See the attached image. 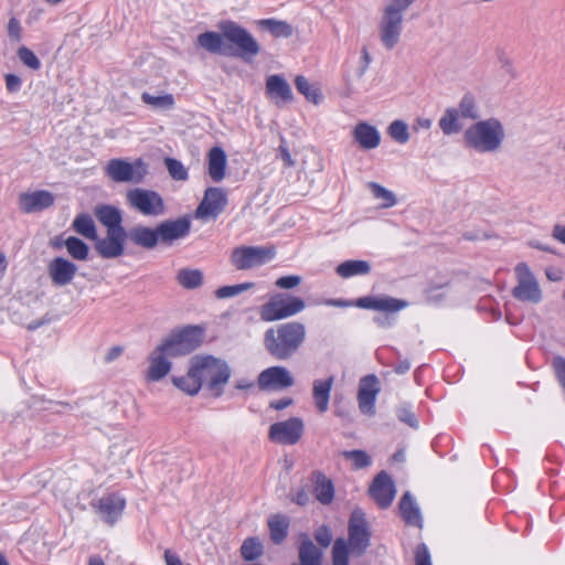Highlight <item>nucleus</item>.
Wrapping results in <instances>:
<instances>
[{
	"mask_svg": "<svg viewBox=\"0 0 565 565\" xmlns=\"http://www.w3.org/2000/svg\"><path fill=\"white\" fill-rule=\"evenodd\" d=\"M218 28L221 33L207 31L199 34L196 44L211 54L235 56L247 62L259 54L258 42L236 22L224 21Z\"/></svg>",
	"mask_w": 565,
	"mask_h": 565,
	"instance_id": "1",
	"label": "nucleus"
},
{
	"mask_svg": "<svg viewBox=\"0 0 565 565\" xmlns=\"http://www.w3.org/2000/svg\"><path fill=\"white\" fill-rule=\"evenodd\" d=\"M306 327L298 321L277 324L264 333V347L276 360L291 359L306 340Z\"/></svg>",
	"mask_w": 565,
	"mask_h": 565,
	"instance_id": "2",
	"label": "nucleus"
},
{
	"mask_svg": "<svg viewBox=\"0 0 565 565\" xmlns=\"http://www.w3.org/2000/svg\"><path fill=\"white\" fill-rule=\"evenodd\" d=\"M505 139L503 124L494 117L478 120L463 132L467 148L478 153H495L502 148Z\"/></svg>",
	"mask_w": 565,
	"mask_h": 565,
	"instance_id": "3",
	"label": "nucleus"
},
{
	"mask_svg": "<svg viewBox=\"0 0 565 565\" xmlns=\"http://www.w3.org/2000/svg\"><path fill=\"white\" fill-rule=\"evenodd\" d=\"M193 371L202 385L216 397L223 393V386L228 382L231 370L226 362L211 355H195L191 359Z\"/></svg>",
	"mask_w": 565,
	"mask_h": 565,
	"instance_id": "4",
	"label": "nucleus"
},
{
	"mask_svg": "<svg viewBox=\"0 0 565 565\" xmlns=\"http://www.w3.org/2000/svg\"><path fill=\"white\" fill-rule=\"evenodd\" d=\"M203 332L199 327H186L171 333L158 345L170 359L186 355L202 342Z\"/></svg>",
	"mask_w": 565,
	"mask_h": 565,
	"instance_id": "5",
	"label": "nucleus"
},
{
	"mask_svg": "<svg viewBox=\"0 0 565 565\" xmlns=\"http://www.w3.org/2000/svg\"><path fill=\"white\" fill-rule=\"evenodd\" d=\"M404 12L383 6L377 23L379 39L382 46L392 51L401 41L404 21Z\"/></svg>",
	"mask_w": 565,
	"mask_h": 565,
	"instance_id": "6",
	"label": "nucleus"
},
{
	"mask_svg": "<svg viewBox=\"0 0 565 565\" xmlns=\"http://www.w3.org/2000/svg\"><path fill=\"white\" fill-rule=\"evenodd\" d=\"M147 172V164L141 159L134 162L126 159H110L105 166L106 175L117 183H140Z\"/></svg>",
	"mask_w": 565,
	"mask_h": 565,
	"instance_id": "7",
	"label": "nucleus"
},
{
	"mask_svg": "<svg viewBox=\"0 0 565 565\" xmlns=\"http://www.w3.org/2000/svg\"><path fill=\"white\" fill-rule=\"evenodd\" d=\"M274 246H239L232 250L231 263L238 270H247L265 265L274 259Z\"/></svg>",
	"mask_w": 565,
	"mask_h": 565,
	"instance_id": "8",
	"label": "nucleus"
},
{
	"mask_svg": "<svg viewBox=\"0 0 565 565\" xmlns=\"http://www.w3.org/2000/svg\"><path fill=\"white\" fill-rule=\"evenodd\" d=\"M306 305L301 298L276 295L260 308L263 321H277L292 317L305 309Z\"/></svg>",
	"mask_w": 565,
	"mask_h": 565,
	"instance_id": "9",
	"label": "nucleus"
},
{
	"mask_svg": "<svg viewBox=\"0 0 565 565\" xmlns=\"http://www.w3.org/2000/svg\"><path fill=\"white\" fill-rule=\"evenodd\" d=\"M518 284L512 290V295L520 301L539 303L542 301L543 294L540 285L525 263H520L515 267Z\"/></svg>",
	"mask_w": 565,
	"mask_h": 565,
	"instance_id": "10",
	"label": "nucleus"
},
{
	"mask_svg": "<svg viewBox=\"0 0 565 565\" xmlns=\"http://www.w3.org/2000/svg\"><path fill=\"white\" fill-rule=\"evenodd\" d=\"M371 533L361 510H354L349 522V542L348 548L354 555H362L370 545Z\"/></svg>",
	"mask_w": 565,
	"mask_h": 565,
	"instance_id": "11",
	"label": "nucleus"
},
{
	"mask_svg": "<svg viewBox=\"0 0 565 565\" xmlns=\"http://www.w3.org/2000/svg\"><path fill=\"white\" fill-rule=\"evenodd\" d=\"M126 198L129 205L143 215L157 216L163 213L162 198L154 191L136 188L129 190Z\"/></svg>",
	"mask_w": 565,
	"mask_h": 565,
	"instance_id": "12",
	"label": "nucleus"
},
{
	"mask_svg": "<svg viewBox=\"0 0 565 565\" xmlns=\"http://www.w3.org/2000/svg\"><path fill=\"white\" fill-rule=\"evenodd\" d=\"M303 431V420L300 417H290L287 420L270 425L268 437L279 445H295L301 439Z\"/></svg>",
	"mask_w": 565,
	"mask_h": 565,
	"instance_id": "13",
	"label": "nucleus"
},
{
	"mask_svg": "<svg viewBox=\"0 0 565 565\" xmlns=\"http://www.w3.org/2000/svg\"><path fill=\"white\" fill-rule=\"evenodd\" d=\"M227 205L226 192L221 188H207L195 211L198 218H216Z\"/></svg>",
	"mask_w": 565,
	"mask_h": 565,
	"instance_id": "14",
	"label": "nucleus"
},
{
	"mask_svg": "<svg viewBox=\"0 0 565 565\" xmlns=\"http://www.w3.org/2000/svg\"><path fill=\"white\" fill-rule=\"evenodd\" d=\"M258 386L260 390H284L295 384L294 376L284 366H270L265 369L258 375Z\"/></svg>",
	"mask_w": 565,
	"mask_h": 565,
	"instance_id": "15",
	"label": "nucleus"
},
{
	"mask_svg": "<svg viewBox=\"0 0 565 565\" xmlns=\"http://www.w3.org/2000/svg\"><path fill=\"white\" fill-rule=\"evenodd\" d=\"M369 492L380 508L386 509L392 504L396 489L388 473L381 471L373 479Z\"/></svg>",
	"mask_w": 565,
	"mask_h": 565,
	"instance_id": "16",
	"label": "nucleus"
},
{
	"mask_svg": "<svg viewBox=\"0 0 565 565\" xmlns=\"http://www.w3.org/2000/svg\"><path fill=\"white\" fill-rule=\"evenodd\" d=\"M126 238V231H107L106 237L95 239V249L106 259L119 257L124 254Z\"/></svg>",
	"mask_w": 565,
	"mask_h": 565,
	"instance_id": "17",
	"label": "nucleus"
},
{
	"mask_svg": "<svg viewBox=\"0 0 565 565\" xmlns=\"http://www.w3.org/2000/svg\"><path fill=\"white\" fill-rule=\"evenodd\" d=\"M380 392L379 381L374 374L366 375L360 380L358 402L360 411L365 415H373L375 401Z\"/></svg>",
	"mask_w": 565,
	"mask_h": 565,
	"instance_id": "18",
	"label": "nucleus"
},
{
	"mask_svg": "<svg viewBox=\"0 0 565 565\" xmlns=\"http://www.w3.org/2000/svg\"><path fill=\"white\" fill-rule=\"evenodd\" d=\"M55 198L46 190L22 192L19 194V209L26 214L41 212L53 205Z\"/></svg>",
	"mask_w": 565,
	"mask_h": 565,
	"instance_id": "19",
	"label": "nucleus"
},
{
	"mask_svg": "<svg viewBox=\"0 0 565 565\" xmlns=\"http://www.w3.org/2000/svg\"><path fill=\"white\" fill-rule=\"evenodd\" d=\"M77 273V266L64 257H55L47 265V275L56 287L70 285Z\"/></svg>",
	"mask_w": 565,
	"mask_h": 565,
	"instance_id": "20",
	"label": "nucleus"
},
{
	"mask_svg": "<svg viewBox=\"0 0 565 565\" xmlns=\"http://www.w3.org/2000/svg\"><path fill=\"white\" fill-rule=\"evenodd\" d=\"M191 222L188 217L167 220L157 226L159 241L163 244L184 238L190 233Z\"/></svg>",
	"mask_w": 565,
	"mask_h": 565,
	"instance_id": "21",
	"label": "nucleus"
},
{
	"mask_svg": "<svg viewBox=\"0 0 565 565\" xmlns=\"http://www.w3.org/2000/svg\"><path fill=\"white\" fill-rule=\"evenodd\" d=\"M149 366L145 379L148 382H159L171 371L172 364L170 358L158 347H156L148 356Z\"/></svg>",
	"mask_w": 565,
	"mask_h": 565,
	"instance_id": "22",
	"label": "nucleus"
},
{
	"mask_svg": "<svg viewBox=\"0 0 565 565\" xmlns=\"http://www.w3.org/2000/svg\"><path fill=\"white\" fill-rule=\"evenodd\" d=\"M359 308L362 309H372L377 311H383L387 313H395L399 310L405 309L408 306V302L402 299H396L388 296L382 297H372L366 296L359 298L355 302Z\"/></svg>",
	"mask_w": 565,
	"mask_h": 565,
	"instance_id": "23",
	"label": "nucleus"
},
{
	"mask_svg": "<svg viewBox=\"0 0 565 565\" xmlns=\"http://www.w3.org/2000/svg\"><path fill=\"white\" fill-rule=\"evenodd\" d=\"M125 508V500L116 494L102 498L98 502V513L108 524L113 525L121 515Z\"/></svg>",
	"mask_w": 565,
	"mask_h": 565,
	"instance_id": "24",
	"label": "nucleus"
},
{
	"mask_svg": "<svg viewBox=\"0 0 565 565\" xmlns=\"http://www.w3.org/2000/svg\"><path fill=\"white\" fill-rule=\"evenodd\" d=\"M310 479L313 483V494L316 499L323 505L330 504L334 498L332 480L319 470L312 471Z\"/></svg>",
	"mask_w": 565,
	"mask_h": 565,
	"instance_id": "25",
	"label": "nucleus"
},
{
	"mask_svg": "<svg viewBox=\"0 0 565 565\" xmlns=\"http://www.w3.org/2000/svg\"><path fill=\"white\" fill-rule=\"evenodd\" d=\"M333 383V376H329L323 380H315L312 383V399L316 409L320 414H324L329 409L330 394Z\"/></svg>",
	"mask_w": 565,
	"mask_h": 565,
	"instance_id": "26",
	"label": "nucleus"
},
{
	"mask_svg": "<svg viewBox=\"0 0 565 565\" xmlns=\"http://www.w3.org/2000/svg\"><path fill=\"white\" fill-rule=\"evenodd\" d=\"M96 218L107 228V231H125L121 225V211L113 205L100 204L94 209Z\"/></svg>",
	"mask_w": 565,
	"mask_h": 565,
	"instance_id": "27",
	"label": "nucleus"
},
{
	"mask_svg": "<svg viewBox=\"0 0 565 565\" xmlns=\"http://www.w3.org/2000/svg\"><path fill=\"white\" fill-rule=\"evenodd\" d=\"M353 136L360 147L367 150L379 147L381 142V135L379 130L365 121L356 124L353 130Z\"/></svg>",
	"mask_w": 565,
	"mask_h": 565,
	"instance_id": "28",
	"label": "nucleus"
},
{
	"mask_svg": "<svg viewBox=\"0 0 565 565\" xmlns=\"http://www.w3.org/2000/svg\"><path fill=\"white\" fill-rule=\"evenodd\" d=\"M266 92L273 99L292 102L294 95L288 82L280 75H270L266 79Z\"/></svg>",
	"mask_w": 565,
	"mask_h": 565,
	"instance_id": "29",
	"label": "nucleus"
},
{
	"mask_svg": "<svg viewBox=\"0 0 565 565\" xmlns=\"http://www.w3.org/2000/svg\"><path fill=\"white\" fill-rule=\"evenodd\" d=\"M402 519L412 526L422 527L420 510L409 492H405L398 504Z\"/></svg>",
	"mask_w": 565,
	"mask_h": 565,
	"instance_id": "30",
	"label": "nucleus"
},
{
	"mask_svg": "<svg viewBox=\"0 0 565 565\" xmlns=\"http://www.w3.org/2000/svg\"><path fill=\"white\" fill-rule=\"evenodd\" d=\"M127 237L136 245L151 249L157 246L159 241L158 230L147 226H136L127 233Z\"/></svg>",
	"mask_w": 565,
	"mask_h": 565,
	"instance_id": "31",
	"label": "nucleus"
},
{
	"mask_svg": "<svg viewBox=\"0 0 565 565\" xmlns=\"http://www.w3.org/2000/svg\"><path fill=\"white\" fill-rule=\"evenodd\" d=\"M226 153L220 147H214L209 152V175L214 182L225 178Z\"/></svg>",
	"mask_w": 565,
	"mask_h": 565,
	"instance_id": "32",
	"label": "nucleus"
},
{
	"mask_svg": "<svg viewBox=\"0 0 565 565\" xmlns=\"http://www.w3.org/2000/svg\"><path fill=\"white\" fill-rule=\"evenodd\" d=\"M335 273L341 278L364 276L371 273V264L366 260L350 259L339 264L335 268Z\"/></svg>",
	"mask_w": 565,
	"mask_h": 565,
	"instance_id": "33",
	"label": "nucleus"
},
{
	"mask_svg": "<svg viewBox=\"0 0 565 565\" xmlns=\"http://www.w3.org/2000/svg\"><path fill=\"white\" fill-rule=\"evenodd\" d=\"M461 116L458 114L456 107H448L438 121L440 130L446 136L458 134L462 130L463 125L460 121Z\"/></svg>",
	"mask_w": 565,
	"mask_h": 565,
	"instance_id": "34",
	"label": "nucleus"
},
{
	"mask_svg": "<svg viewBox=\"0 0 565 565\" xmlns=\"http://www.w3.org/2000/svg\"><path fill=\"white\" fill-rule=\"evenodd\" d=\"M322 551L309 537L302 540L299 547L300 565H321Z\"/></svg>",
	"mask_w": 565,
	"mask_h": 565,
	"instance_id": "35",
	"label": "nucleus"
},
{
	"mask_svg": "<svg viewBox=\"0 0 565 565\" xmlns=\"http://www.w3.org/2000/svg\"><path fill=\"white\" fill-rule=\"evenodd\" d=\"M270 539L274 543H281L288 534L289 518L284 514H274L268 519Z\"/></svg>",
	"mask_w": 565,
	"mask_h": 565,
	"instance_id": "36",
	"label": "nucleus"
},
{
	"mask_svg": "<svg viewBox=\"0 0 565 565\" xmlns=\"http://www.w3.org/2000/svg\"><path fill=\"white\" fill-rule=\"evenodd\" d=\"M172 383L180 391L191 396L196 395L201 388V382H199L192 364L185 375L172 377Z\"/></svg>",
	"mask_w": 565,
	"mask_h": 565,
	"instance_id": "37",
	"label": "nucleus"
},
{
	"mask_svg": "<svg viewBox=\"0 0 565 565\" xmlns=\"http://www.w3.org/2000/svg\"><path fill=\"white\" fill-rule=\"evenodd\" d=\"M73 230L88 239H97V231L93 217L89 214H78L72 224Z\"/></svg>",
	"mask_w": 565,
	"mask_h": 565,
	"instance_id": "38",
	"label": "nucleus"
},
{
	"mask_svg": "<svg viewBox=\"0 0 565 565\" xmlns=\"http://www.w3.org/2000/svg\"><path fill=\"white\" fill-rule=\"evenodd\" d=\"M297 90L306 97V99L315 105L322 100V94L316 84H311L305 76L298 75L295 78Z\"/></svg>",
	"mask_w": 565,
	"mask_h": 565,
	"instance_id": "39",
	"label": "nucleus"
},
{
	"mask_svg": "<svg viewBox=\"0 0 565 565\" xmlns=\"http://www.w3.org/2000/svg\"><path fill=\"white\" fill-rule=\"evenodd\" d=\"M456 108L462 119L478 120L480 117V109L472 94H465Z\"/></svg>",
	"mask_w": 565,
	"mask_h": 565,
	"instance_id": "40",
	"label": "nucleus"
},
{
	"mask_svg": "<svg viewBox=\"0 0 565 565\" xmlns=\"http://www.w3.org/2000/svg\"><path fill=\"white\" fill-rule=\"evenodd\" d=\"M177 281L185 289H196L203 284V273L200 269L182 268L177 274Z\"/></svg>",
	"mask_w": 565,
	"mask_h": 565,
	"instance_id": "41",
	"label": "nucleus"
},
{
	"mask_svg": "<svg viewBox=\"0 0 565 565\" xmlns=\"http://www.w3.org/2000/svg\"><path fill=\"white\" fill-rule=\"evenodd\" d=\"M258 24L275 38H290L294 33L292 26L286 21L264 19L258 21Z\"/></svg>",
	"mask_w": 565,
	"mask_h": 565,
	"instance_id": "42",
	"label": "nucleus"
},
{
	"mask_svg": "<svg viewBox=\"0 0 565 565\" xmlns=\"http://www.w3.org/2000/svg\"><path fill=\"white\" fill-rule=\"evenodd\" d=\"M65 248L70 256L76 260H86L89 254V247L82 239L70 236L64 242Z\"/></svg>",
	"mask_w": 565,
	"mask_h": 565,
	"instance_id": "43",
	"label": "nucleus"
},
{
	"mask_svg": "<svg viewBox=\"0 0 565 565\" xmlns=\"http://www.w3.org/2000/svg\"><path fill=\"white\" fill-rule=\"evenodd\" d=\"M263 552V544L257 537L246 539L241 546V555L248 562L259 558Z\"/></svg>",
	"mask_w": 565,
	"mask_h": 565,
	"instance_id": "44",
	"label": "nucleus"
},
{
	"mask_svg": "<svg viewBox=\"0 0 565 565\" xmlns=\"http://www.w3.org/2000/svg\"><path fill=\"white\" fill-rule=\"evenodd\" d=\"M388 136L397 143L404 145L409 138L408 125L401 119L393 120L387 127Z\"/></svg>",
	"mask_w": 565,
	"mask_h": 565,
	"instance_id": "45",
	"label": "nucleus"
},
{
	"mask_svg": "<svg viewBox=\"0 0 565 565\" xmlns=\"http://www.w3.org/2000/svg\"><path fill=\"white\" fill-rule=\"evenodd\" d=\"M141 99L148 106L158 109H170L174 105V98L171 94L154 96L149 93H142Z\"/></svg>",
	"mask_w": 565,
	"mask_h": 565,
	"instance_id": "46",
	"label": "nucleus"
},
{
	"mask_svg": "<svg viewBox=\"0 0 565 565\" xmlns=\"http://www.w3.org/2000/svg\"><path fill=\"white\" fill-rule=\"evenodd\" d=\"M369 189L375 199L382 201V207H392L396 204L395 194L379 183L370 182Z\"/></svg>",
	"mask_w": 565,
	"mask_h": 565,
	"instance_id": "47",
	"label": "nucleus"
},
{
	"mask_svg": "<svg viewBox=\"0 0 565 565\" xmlns=\"http://www.w3.org/2000/svg\"><path fill=\"white\" fill-rule=\"evenodd\" d=\"M349 552L347 541L342 537L337 539L332 548L333 565H349Z\"/></svg>",
	"mask_w": 565,
	"mask_h": 565,
	"instance_id": "48",
	"label": "nucleus"
},
{
	"mask_svg": "<svg viewBox=\"0 0 565 565\" xmlns=\"http://www.w3.org/2000/svg\"><path fill=\"white\" fill-rule=\"evenodd\" d=\"M342 456L352 461L355 469H363L371 465V457L364 450H345Z\"/></svg>",
	"mask_w": 565,
	"mask_h": 565,
	"instance_id": "49",
	"label": "nucleus"
},
{
	"mask_svg": "<svg viewBox=\"0 0 565 565\" xmlns=\"http://www.w3.org/2000/svg\"><path fill=\"white\" fill-rule=\"evenodd\" d=\"M164 164L172 179L177 181H185L188 179V170L181 161L173 158H166Z\"/></svg>",
	"mask_w": 565,
	"mask_h": 565,
	"instance_id": "50",
	"label": "nucleus"
},
{
	"mask_svg": "<svg viewBox=\"0 0 565 565\" xmlns=\"http://www.w3.org/2000/svg\"><path fill=\"white\" fill-rule=\"evenodd\" d=\"M253 287H254L253 282H244V284H238V285H233V286H223V287H220L215 291V295L218 299H225V298L237 296L246 290H249Z\"/></svg>",
	"mask_w": 565,
	"mask_h": 565,
	"instance_id": "51",
	"label": "nucleus"
},
{
	"mask_svg": "<svg viewBox=\"0 0 565 565\" xmlns=\"http://www.w3.org/2000/svg\"><path fill=\"white\" fill-rule=\"evenodd\" d=\"M17 55L19 57V60L25 65L28 66L29 68L33 70V71H38L41 68V62L40 60L38 58V56L30 50L28 49L26 46H21L18 52H17Z\"/></svg>",
	"mask_w": 565,
	"mask_h": 565,
	"instance_id": "52",
	"label": "nucleus"
},
{
	"mask_svg": "<svg viewBox=\"0 0 565 565\" xmlns=\"http://www.w3.org/2000/svg\"><path fill=\"white\" fill-rule=\"evenodd\" d=\"M397 418L407 424L412 428L418 427V420L415 417V414L407 406H402L396 411Z\"/></svg>",
	"mask_w": 565,
	"mask_h": 565,
	"instance_id": "53",
	"label": "nucleus"
},
{
	"mask_svg": "<svg viewBox=\"0 0 565 565\" xmlns=\"http://www.w3.org/2000/svg\"><path fill=\"white\" fill-rule=\"evenodd\" d=\"M315 539L322 547L326 548L332 542V533L328 526L322 525L317 529L315 533Z\"/></svg>",
	"mask_w": 565,
	"mask_h": 565,
	"instance_id": "54",
	"label": "nucleus"
},
{
	"mask_svg": "<svg viewBox=\"0 0 565 565\" xmlns=\"http://www.w3.org/2000/svg\"><path fill=\"white\" fill-rule=\"evenodd\" d=\"M415 563H416V565H431L428 548L424 543L418 544L416 546Z\"/></svg>",
	"mask_w": 565,
	"mask_h": 565,
	"instance_id": "55",
	"label": "nucleus"
},
{
	"mask_svg": "<svg viewBox=\"0 0 565 565\" xmlns=\"http://www.w3.org/2000/svg\"><path fill=\"white\" fill-rule=\"evenodd\" d=\"M301 281V277L297 275L282 276L276 280V286L281 289H291L297 287Z\"/></svg>",
	"mask_w": 565,
	"mask_h": 565,
	"instance_id": "56",
	"label": "nucleus"
},
{
	"mask_svg": "<svg viewBox=\"0 0 565 565\" xmlns=\"http://www.w3.org/2000/svg\"><path fill=\"white\" fill-rule=\"evenodd\" d=\"M417 0H386L384 6L406 13Z\"/></svg>",
	"mask_w": 565,
	"mask_h": 565,
	"instance_id": "57",
	"label": "nucleus"
},
{
	"mask_svg": "<svg viewBox=\"0 0 565 565\" xmlns=\"http://www.w3.org/2000/svg\"><path fill=\"white\" fill-rule=\"evenodd\" d=\"M22 81L18 75L7 74L6 75V87L9 93H17L20 90Z\"/></svg>",
	"mask_w": 565,
	"mask_h": 565,
	"instance_id": "58",
	"label": "nucleus"
},
{
	"mask_svg": "<svg viewBox=\"0 0 565 565\" xmlns=\"http://www.w3.org/2000/svg\"><path fill=\"white\" fill-rule=\"evenodd\" d=\"M8 33L9 36L14 40H20L21 38V26L20 22L15 18H11L8 24Z\"/></svg>",
	"mask_w": 565,
	"mask_h": 565,
	"instance_id": "59",
	"label": "nucleus"
},
{
	"mask_svg": "<svg viewBox=\"0 0 565 565\" xmlns=\"http://www.w3.org/2000/svg\"><path fill=\"white\" fill-rule=\"evenodd\" d=\"M291 501H294L298 505H302L303 507V505L308 504V502H309V494H308V492L303 488L298 489L292 494Z\"/></svg>",
	"mask_w": 565,
	"mask_h": 565,
	"instance_id": "60",
	"label": "nucleus"
},
{
	"mask_svg": "<svg viewBox=\"0 0 565 565\" xmlns=\"http://www.w3.org/2000/svg\"><path fill=\"white\" fill-rule=\"evenodd\" d=\"M292 399L291 398H280V399H277V401H273L270 403V407L274 408V409H277V411H282L285 408H287L288 406H290L292 404Z\"/></svg>",
	"mask_w": 565,
	"mask_h": 565,
	"instance_id": "61",
	"label": "nucleus"
},
{
	"mask_svg": "<svg viewBox=\"0 0 565 565\" xmlns=\"http://www.w3.org/2000/svg\"><path fill=\"white\" fill-rule=\"evenodd\" d=\"M433 125V121L431 119L429 118H425V117H418L416 120H415V124L413 126V129L414 130H418V129H429Z\"/></svg>",
	"mask_w": 565,
	"mask_h": 565,
	"instance_id": "62",
	"label": "nucleus"
},
{
	"mask_svg": "<svg viewBox=\"0 0 565 565\" xmlns=\"http://www.w3.org/2000/svg\"><path fill=\"white\" fill-rule=\"evenodd\" d=\"M553 237L562 244H565V225L556 224L553 227Z\"/></svg>",
	"mask_w": 565,
	"mask_h": 565,
	"instance_id": "63",
	"label": "nucleus"
},
{
	"mask_svg": "<svg viewBox=\"0 0 565 565\" xmlns=\"http://www.w3.org/2000/svg\"><path fill=\"white\" fill-rule=\"evenodd\" d=\"M411 369V363L408 360H403L401 361L394 369L395 373L396 374H405L406 372H408Z\"/></svg>",
	"mask_w": 565,
	"mask_h": 565,
	"instance_id": "64",
	"label": "nucleus"
}]
</instances>
